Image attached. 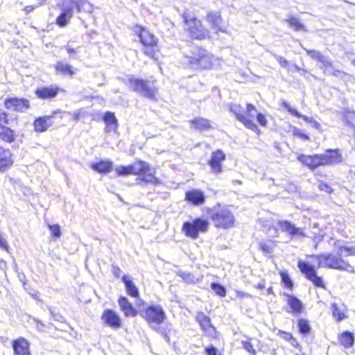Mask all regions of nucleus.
Wrapping results in <instances>:
<instances>
[{
    "label": "nucleus",
    "instance_id": "obj_56",
    "mask_svg": "<svg viewBox=\"0 0 355 355\" xmlns=\"http://www.w3.org/2000/svg\"><path fill=\"white\" fill-rule=\"evenodd\" d=\"M0 122L7 123V114L1 110H0Z\"/></svg>",
    "mask_w": 355,
    "mask_h": 355
},
{
    "label": "nucleus",
    "instance_id": "obj_47",
    "mask_svg": "<svg viewBox=\"0 0 355 355\" xmlns=\"http://www.w3.org/2000/svg\"><path fill=\"white\" fill-rule=\"evenodd\" d=\"M242 345H243V348L246 351H248V352L252 354L253 355L255 354V350L253 348V346H252V345L251 344L250 342H249L248 340H244V341H242Z\"/></svg>",
    "mask_w": 355,
    "mask_h": 355
},
{
    "label": "nucleus",
    "instance_id": "obj_2",
    "mask_svg": "<svg viewBox=\"0 0 355 355\" xmlns=\"http://www.w3.org/2000/svg\"><path fill=\"white\" fill-rule=\"evenodd\" d=\"M218 59L208 51L199 47L193 48L182 59V64L195 69H209L218 62Z\"/></svg>",
    "mask_w": 355,
    "mask_h": 355
},
{
    "label": "nucleus",
    "instance_id": "obj_58",
    "mask_svg": "<svg viewBox=\"0 0 355 355\" xmlns=\"http://www.w3.org/2000/svg\"><path fill=\"white\" fill-rule=\"evenodd\" d=\"M311 124L314 128H315L317 130L320 129V127H321L320 124L315 120L313 119L312 121L311 122Z\"/></svg>",
    "mask_w": 355,
    "mask_h": 355
},
{
    "label": "nucleus",
    "instance_id": "obj_31",
    "mask_svg": "<svg viewBox=\"0 0 355 355\" xmlns=\"http://www.w3.org/2000/svg\"><path fill=\"white\" fill-rule=\"evenodd\" d=\"M354 338L353 334L348 331L343 333L340 337V342L341 345L346 348L352 347L354 344Z\"/></svg>",
    "mask_w": 355,
    "mask_h": 355
},
{
    "label": "nucleus",
    "instance_id": "obj_5",
    "mask_svg": "<svg viewBox=\"0 0 355 355\" xmlns=\"http://www.w3.org/2000/svg\"><path fill=\"white\" fill-rule=\"evenodd\" d=\"M78 12H92V5L87 0H64L62 6V12L57 18V24L61 27L65 26L69 20L72 17L73 9Z\"/></svg>",
    "mask_w": 355,
    "mask_h": 355
},
{
    "label": "nucleus",
    "instance_id": "obj_64",
    "mask_svg": "<svg viewBox=\"0 0 355 355\" xmlns=\"http://www.w3.org/2000/svg\"><path fill=\"white\" fill-rule=\"evenodd\" d=\"M345 119H346V120H347V123L348 124H349V125H352V124L348 121V120H347V115H345Z\"/></svg>",
    "mask_w": 355,
    "mask_h": 355
},
{
    "label": "nucleus",
    "instance_id": "obj_41",
    "mask_svg": "<svg viewBox=\"0 0 355 355\" xmlns=\"http://www.w3.org/2000/svg\"><path fill=\"white\" fill-rule=\"evenodd\" d=\"M178 275L181 277L186 282H194V277L191 273L184 272L182 271L178 272Z\"/></svg>",
    "mask_w": 355,
    "mask_h": 355
},
{
    "label": "nucleus",
    "instance_id": "obj_51",
    "mask_svg": "<svg viewBox=\"0 0 355 355\" xmlns=\"http://www.w3.org/2000/svg\"><path fill=\"white\" fill-rule=\"evenodd\" d=\"M275 57L282 67H287L288 62L284 58L277 55H275Z\"/></svg>",
    "mask_w": 355,
    "mask_h": 355
},
{
    "label": "nucleus",
    "instance_id": "obj_7",
    "mask_svg": "<svg viewBox=\"0 0 355 355\" xmlns=\"http://www.w3.org/2000/svg\"><path fill=\"white\" fill-rule=\"evenodd\" d=\"M209 214L214 225L217 227L229 229L234 225L235 218L226 207L218 205L211 209Z\"/></svg>",
    "mask_w": 355,
    "mask_h": 355
},
{
    "label": "nucleus",
    "instance_id": "obj_14",
    "mask_svg": "<svg viewBox=\"0 0 355 355\" xmlns=\"http://www.w3.org/2000/svg\"><path fill=\"white\" fill-rule=\"evenodd\" d=\"M225 159V155L222 150H217L213 152L208 162L211 172L215 175L220 174L223 171L222 163Z\"/></svg>",
    "mask_w": 355,
    "mask_h": 355
},
{
    "label": "nucleus",
    "instance_id": "obj_4",
    "mask_svg": "<svg viewBox=\"0 0 355 355\" xmlns=\"http://www.w3.org/2000/svg\"><path fill=\"white\" fill-rule=\"evenodd\" d=\"M115 171L118 175H140L142 176L141 180L146 183H159L158 179L155 176V169L143 161H137L128 166H117Z\"/></svg>",
    "mask_w": 355,
    "mask_h": 355
},
{
    "label": "nucleus",
    "instance_id": "obj_61",
    "mask_svg": "<svg viewBox=\"0 0 355 355\" xmlns=\"http://www.w3.org/2000/svg\"><path fill=\"white\" fill-rule=\"evenodd\" d=\"M257 287L260 289H262L264 288V284L263 283H259Z\"/></svg>",
    "mask_w": 355,
    "mask_h": 355
},
{
    "label": "nucleus",
    "instance_id": "obj_37",
    "mask_svg": "<svg viewBox=\"0 0 355 355\" xmlns=\"http://www.w3.org/2000/svg\"><path fill=\"white\" fill-rule=\"evenodd\" d=\"M12 154L0 161V172H5L13 164Z\"/></svg>",
    "mask_w": 355,
    "mask_h": 355
},
{
    "label": "nucleus",
    "instance_id": "obj_15",
    "mask_svg": "<svg viewBox=\"0 0 355 355\" xmlns=\"http://www.w3.org/2000/svg\"><path fill=\"white\" fill-rule=\"evenodd\" d=\"M206 19L216 32H227V26L222 24V18L219 12H210L207 13Z\"/></svg>",
    "mask_w": 355,
    "mask_h": 355
},
{
    "label": "nucleus",
    "instance_id": "obj_20",
    "mask_svg": "<svg viewBox=\"0 0 355 355\" xmlns=\"http://www.w3.org/2000/svg\"><path fill=\"white\" fill-rule=\"evenodd\" d=\"M15 355H30L28 342L24 338H19L12 342Z\"/></svg>",
    "mask_w": 355,
    "mask_h": 355
},
{
    "label": "nucleus",
    "instance_id": "obj_45",
    "mask_svg": "<svg viewBox=\"0 0 355 355\" xmlns=\"http://www.w3.org/2000/svg\"><path fill=\"white\" fill-rule=\"evenodd\" d=\"M87 115V112L83 109H80L73 113V117L76 121H78L84 118Z\"/></svg>",
    "mask_w": 355,
    "mask_h": 355
},
{
    "label": "nucleus",
    "instance_id": "obj_27",
    "mask_svg": "<svg viewBox=\"0 0 355 355\" xmlns=\"http://www.w3.org/2000/svg\"><path fill=\"white\" fill-rule=\"evenodd\" d=\"M331 310L333 316L337 321H341L347 317V309L343 304L334 303L331 304Z\"/></svg>",
    "mask_w": 355,
    "mask_h": 355
},
{
    "label": "nucleus",
    "instance_id": "obj_30",
    "mask_svg": "<svg viewBox=\"0 0 355 355\" xmlns=\"http://www.w3.org/2000/svg\"><path fill=\"white\" fill-rule=\"evenodd\" d=\"M50 119V117H40L37 119L35 121L34 126L35 130L37 132H44L48 129V128L51 125L48 121Z\"/></svg>",
    "mask_w": 355,
    "mask_h": 355
},
{
    "label": "nucleus",
    "instance_id": "obj_50",
    "mask_svg": "<svg viewBox=\"0 0 355 355\" xmlns=\"http://www.w3.org/2000/svg\"><path fill=\"white\" fill-rule=\"evenodd\" d=\"M11 154L12 153L9 149H5L3 147L0 146V161Z\"/></svg>",
    "mask_w": 355,
    "mask_h": 355
},
{
    "label": "nucleus",
    "instance_id": "obj_21",
    "mask_svg": "<svg viewBox=\"0 0 355 355\" xmlns=\"http://www.w3.org/2000/svg\"><path fill=\"white\" fill-rule=\"evenodd\" d=\"M54 68L55 69L56 73H60L63 76H72L75 74L76 71V69L73 68L68 63L61 60H59L55 62V64H54Z\"/></svg>",
    "mask_w": 355,
    "mask_h": 355
},
{
    "label": "nucleus",
    "instance_id": "obj_1",
    "mask_svg": "<svg viewBox=\"0 0 355 355\" xmlns=\"http://www.w3.org/2000/svg\"><path fill=\"white\" fill-rule=\"evenodd\" d=\"M348 255H355V248L340 247L338 254H323L314 256L318 262V267H327L340 270L353 272V267L347 261L342 257Z\"/></svg>",
    "mask_w": 355,
    "mask_h": 355
},
{
    "label": "nucleus",
    "instance_id": "obj_60",
    "mask_svg": "<svg viewBox=\"0 0 355 355\" xmlns=\"http://www.w3.org/2000/svg\"><path fill=\"white\" fill-rule=\"evenodd\" d=\"M6 266V262L3 259H0V268L3 270L5 269Z\"/></svg>",
    "mask_w": 355,
    "mask_h": 355
},
{
    "label": "nucleus",
    "instance_id": "obj_59",
    "mask_svg": "<svg viewBox=\"0 0 355 355\" xmlns=\"http://www.w3.org/2000/svg\"><path fill=\"white\" fill-rule=\"evenodd\" d=\"M34 8H35L34 6H28L25 7L24 10L26 11V13H29V12H32L34 10Z\"/></svg>",
    "mask_w": 355,
    "mask_h": 355
},
{
    "label": "nucleus",
    "instance_id": "obj_48",
    "mask_svg": "<svg viewBox=\"0 0 355 355\" xmlns=\"http://www.w3.org/2000/svg\"><path fill=\"white\" fill-rule=\"evenodd\" d=\"M63 48L67 51L70 58H73L78 52V48L74 49L69 45H66Z\"/></svg>",
    "mask_w": 355,
    "mask_h": 355
},
{
    "label": "nucleus",
    "instance_id": "obj_63",
    "mask_svg": "<svg viewBox=\"0 0 355 355\" xmlns=\"http://www.w3.org/2000/svg\"><path fill=\"white\" fill-rule=\"evenodd\" d=\"M239 295V296H240V297H243V296H245L246 294H245V293H240Z\"/></svg>",
    "mask_w": 355,
    "mask_h": 355
},
{
    "label": "nucleus",
    "instance_id": "obj_6",
    "mask_svg": "<svg viewBox=\"0 0 355 355\" xmlns=\"http://www.w3.org/2000/svg\"><path fill=\"white\" fill-rule=\"evenodd\" d=\"M230 110L235 115L236 119L247 128L258 134L260 132L259 129L253 121L257 114V109L252 104L248 103L246 108H244L239 104L232 103L230 105Z\"/></svg>",
    "mask_w": 355,
    "mask_h": 355
},
{
    "label": "nucleus",
    "instance_id": "obj_34",
    "mask_svg": "<svg viewBox=\"0 0 355 355\" xmlns=\"http://www.w3.org/2000/svg\"><path fill=\"white\" fill-rule=\"evenodd\" d=\"M282 105L284 107H285L286 109H287V110L293 115L295 116L296 117H298V118H302L304 121H306V122H309L311 123V122L312 121V120L313 119V118L311 117H309V116H305V115H302L297 110H296L294 108H292L290 105L285 101H284L282 102Z\"/></svg>",
    "mask_w": 355,
    "mask_h": 355
},
{
    "label": "nucleus",
    "instance_id": "obj_16",
    "mask_svg": "<svg viewBox=\"0 0 355 355\" xmlns=\"http://www.w3.org/2000/svg\"><path fill=\"white\" fill-rule=\"evenodd\" d=\"M196 320L200 324L202 329L209 336L216 338L217 336L215 327L211 324L210 319L203 313H198Z\"/></svg>",
    "mask_w": 355,
    "mask_h": 355
},
{
    "label": "nucleus",
    "instance_id": "obj_17",
    "mask_svg": "<svg viewBox=\"0 0 355 355\" xmlns=\"http://www.w3.org/2000/svg\"><path fill=\"white\" fill-rule=\"evenodd\" d=\"M102 320L105 324L113 329L121 327V320L119 315L111 309L105 310L102 315Z\"/></svg>",
    "mask_w": 355,
    "mask_h": 355
},
{
    "label": "nucleus",
    "instance_id": "obj_26",
    "mask_svg": "<svg viewBox=\"0 0 355 355\" xmlns=\"http://www.w3.org/2000/svg\"><path fill=\"white\" fill-rule=\"evenodd\" d=\"M104 121L105 123L106 127L105 130L107 132L116 130L118 127L117 120L114 114V113L110 112H107L104 115Z\"/></svg>",
    "mask_w": 355,
    "mask_h": 355
},
{
    "label": "nucleus",
    "instance_id": "obj_19",
    "mask_svg": "<svg viewBox=\"0 0 355 355\" xmlns=\"http://www.w3.org/2000/svg\"><path fill=\"white\" fill-rule=\"evenodd\" d=\"M185 199L191 204L198 206L205 202V196L203 191L197 189H193L186 192Z\"/></svg>",
    "mask_w": 355,
    "mask_h": 355
},
{
    "label": "nucleus",
    "instance_id": "obj_53",
    "mask_svg": "<svg viewBox=\"0 0 355 355\" xmlns=\"http://www.w3.org/2000/svg\"><path fill=\"white\" fill-rule=\"evenodd\" d=\"M0 248L8 251L9 246L7 243L6 240L3 238L2 233H0Z\"/></svg>",
    "mask_w": 355,
    "mask_h": 355
},
{
    "label": "nucleus",
    "instance_id": "obj_8",
    "mask_svg": "<svg viewBox=\"0 0 355 355\" xmlns=\"http://www.w3.org/2000/svg\"><path fill=\"white\" fill-rule=\"evenodd\" d=\"M133 31L135 34L139 35L140 41L144 46V53L153 59H157L156 54L159 51V46L156 37L148 29L141 26H135Z\"/></svg>",
    "mask_w": 355,
    "mask_h": 355
},
{
    "label": "nucleus",
    "instance_id": "obj_44",
    "mask_svg": "<svg viewBox=\"0 0 355 355\" xmlns=\"http://www.w3.org/2000/svg\"><path fill=\"white\" fill-rule=\"evenodd\" d=\"M307 54L313 59L320 61L322 55L318 51L306 50Z\"/></svg>",
    "mask_w": 355,
    "mask_h": 355
},
{
    "label": "nucleus",
    "instance_id": "obj_25",
    "mask_svg": "<svg viewBox=\"0 0 355 355\" xmlns=\"http://www.w3.org/2000/svg\"><path fill=\"white\" fill-rule=\"evenodd\" d=\"M58 90L57 87H42L35 91V94L41 99L53 98L57 95Z\"/></svg>",
    "mask_w": 355,
    "mask_h": 355
},
{
    "label": "nucleus",
    "instance_id": "obj_62",
    "mask_svg": "<svg viewBox=\"0 0 355 355\" xmlns=\"http://www.w3.org/2000/svg\"><path fill=\"white\" fill-rule=\"evenodd\" d=\"M267 292L268 294H271L272 293V288L270 287L269 288H268Z\"/></svg>",
    "mask_w": 355,
    "mask_h": 355
},
{
    "label": "nucleus",
    "instance_id": "obj_35",
    "mask_svg": "<svg viewBox=\"0 0 355 355\" xmlns=\"http://www.w3.org/2000/svg\"><path fill=\"white\" fill-rule=\"evenodd\" d=\"M286 21L289 24V26L293 28L296 31H306V29L304 24H302L300 20L296 17H289L286 19Z\"/></svg>",
    "mask_w": 355,
    "mask_h": 355
},
{
    "label": "nucleus",
    "instance_id": "obj_57",
    "mask_svg": "<svg viewBox=\"0 0 355 355\" xmlns=\"http://www.w3.org/2000/svg\"><path fill=\"white\" fill-rule=\"evenodd\" d=\"M112 272L116 277H119L121 270L118 266H114L112 268Z\"/></svg>",
    "mask_w": 355,
    "mask_h": 355
},
{
    "label": "nucleus",
    "instance_id": "obj_40",
    "mask_svg": "<svg viewBox=\"0 0 355 355\" xmlns=\"http://www.w3.org/2000/svg\"><path fill=\"white\" fill-rule=\"evenodd\" d=\"M212 290L219 296L224 297L226 295V291L225 288L218 284L213 283L211 286Z\"/></svg>",
    "mask_w": 355,
    "mask_h": 355
},
{
    "label": "nucleus",
    "instance_id": "obj_36",
    "mask_svg": "<svg viewBox=\"0 0 355 355\" xmlns=\"http://www.w3.org/2000/svg\"><path fill=\"white\" fill-rule=\"evenodd\" d=\"M259 249L266 254L272 252L275 248V243L272 241H261L259 243Z\"/></svg>",
    "mask_w": 355,
    "mask_h": 355
},
{
    "label": "nucleus",
    "instance_id": "obj_32",
    "mask_svg": "<svg viewBox=\"0 0 355 355\" xmlns=\"http://www.w3.org/2000/svg\"><path fill=\"white\" fill-rule=\"evenodd\" d=\"M0 139L8 143L12 142L15 139L13 131L7 127H2L0 132Z\"/></svg>",
    "mask_w": 355,
    "mask_h": 355
},
{
    "label": "nucleus",
    "instance_id": "obj_33",
    "mask_svg": "<svg viewBox=\"0 0 355 355\" xmlns=\"http://www.w3.org/2000/svg\"><path fill=\"white\" fill-rule=\"evenodd\" d=\"M191 124L196 129L206 130L210 128L209 121L205 119L196 118L191 121Z\"/></svg>",
    "mask_w": 355,
    "mask_h": 355
},
{
    "label": "nucleus",
    "instance_id": "obj_23",
    "mask_svg": "<svg viewBox=\"0 0 355 355\" xmlns=\"http://www.w3.org/2000/svg\"><path fill=\"white\" fill-rule=\"evenodd\" d=\"M119 304L121 310L126 317H135L137 315V311L126 297H120L119 300Z\"/></svg>",
    "mask_w": 355,
    "mask_h": 355
},
{
    "label": "nucleus",
    "instance_id": "obj_11",
    "mask_svg": "<svg viewBox=\"0 0 355 355\" xmlns=\"http://www.w3.org/2000/svg\"><path fill=\"white\" fill-rule=\"evenodd\" d=\"M130 88L148 98H154L156 89L155 85L148 80L139 78H130L129 79Z\"/></svg>",
    "mask_w": 355,
    "mask_h": 355
},
{
    "label": "nucleus",
    "instance_id": "obj_3",
    "mask_svg": "<svg viewBox=\"0 0 355 355\" xmlns=\"http://www.w3.org/2000/svg\"><path fill=\"white\" fill-rule=\"evenodd\" d=\"M297 159L304 166L314 170L320 166L332 165L340 163L343 156L338 150H327L322 154L306 155L301 154Z\"/></svg>",
    "mask_w": 355,
    "mask_h": 355
},
{
    "label": "nucleus",
    "instance_id": "obj_54",
    "mask_svg": "<svg viewBox=\"0 0 355 355\" xmlns=\"http://www.w3.org/2000/svg\"><path fill=\"white\" fill-rule=\"evenodd\" d=\"M206 352L207 355H216V349L213 346H210L206 348Z\"/></svg>",
    "mask_w": 355,
    "mask_h": 355
},
{
    "label": "nucleus",
    "instance_id": "obj_13",
    "mask_svg": "<svg viewBox=\"0 0 355 355\" xmlns=\"http://www.w3.org/2000/svg\"><path fill=\"white\" fill-rule=\"evenodd\" d=\"M298 267L301 272L304 273L306 278L311 281L315 286L322 288L324 287L322 278L316 275L315 270L312 266L304 261H300L298 262Z\"/></svg>",
    "mask_w": 355,
    "mask_h": 355
},
{
    "label": "nucleus",
    "instance_id": "obj_38",
    "mask_svg": "<svg viewBox=\"0 0 355 355\" xmlns=\"http://www.w3.org/2000/svg\"><path fill=\"white\" fill-rule=\"evenodd\" d=\"M320 62L322 63V67H324V73L330 75L331 69L332 68L331 61L325 56L322 55Z\"/></svg>",
    "mask_w": 355,
    "mask_h": 355
},
{
    "label": "nucleus",
    "instance_id": "obj_43",
    "mask_svg": "<svg viewBox=\"0 0 355 355\" xmlns=\"http://www.w3.org/2000/svg\"><path fill=\"white\" fill-rule=\"evenodd\" d=\"M292 132L294 136L299 137L300 138L304 140H309V137L303 133L302 131L297 128L294 127L293 128Z\"/></svg>",
    "mask_w": 355,
    "mask_h": 355
},
{
    "label": "nucleus",
    "instance_id": "obj_24",
    "mask_svg": "<svg viewBox=\"0 0 355 355\" xmlns=\"http://www.w3.org/2000/svg\"><path fill=\"white\" fill-rule=\"evenodd\" d=\"M91 168L98 173H107L112 171L113 163L109 159L101 160L97 163L92 164Z\"/></svg>",
    "mask_w": 355,
    "mask_h": 355
},
{
    "label": "nucleus",
    "instance_id": "obj_28",
    "mask_svg": "<svg viewBox=\"0 0 355 355\" xmlns=\"http://www.w3.org/2000/svg\"><path fill=\"white\" fill-rule=\"evenodd\" d=\"M123 282L125 285L127 293L129 295L136 297L139 295V291L132 281L128 276L123 277Z\"/></svg>",
    "mask_w": 355,
    "mask_h": 355
},
{
    "label": "nucleus",
    "instance_id": "obj_55",
    "mask_svg": "<svg viewBox=\"0 0 355 355\" xmlns=\"http://www.w3.org/2000/svg\"><path fill=\"white\" fill-rule=\"evenodd\" d=\"M330 74H332L337 77H341L343 75H345V73L343 71H340V70H335V69H334L333 67L331 69Z\"/></svg>",
    "mask_w": 355,
    "mask_h": 355
},
{
    "label": "nucleus",
    "instance_id": "obj_52",
    "mask_svg": "<svg viewBox=\"0 0 355 355\" xmlns=\"http://www.w3.org/2000/svg\"><path fill=\"white\" fill-rule=\"evenodd\" d=\"M319 189L321 191H326L328 193H331L333 191L331 187H329L327 184L324 182H320L319 184Z\"/></svg>",
    "mask_w": 355,
    "mask_h": 355
},
{
    "label": "nucleus",
    "instance_id": "obj_12",
    "mask_svg": "<svg viewBox=\"0 0 355 355\" xmlns=\"http://www.w3.org/2000/svg\"><path fill=\"white\" fill-rule=\"evenodd\" d=\"M186 28L191 36L196 39H205L209 36V31L205 28L201 22L197 19L184 17Z\"/></svg>",
    "mask_w": 355,
    "mask_h": 355
},
{
    "label": "nucleus",
    "instance_id": "obj_10",
    "mask_svg": "<svg viewBox=\"0 0 355 355\" xmlns=\"http://www.w3.org/2000/svg\"><path fill=\"white\" fill-rule=\"evenodd\" d=\"M141 315L153 329H156L157 325L162 324L166 317L163 308L157 304L148 306Z\"/></svg>",
    "mask_w": 355,
    "mask_h": 355
},
{
    "label": "nucleus",
    "instance_id": "obj_9",
    "mask_svg": "<svg viewBox=\"0 0 355 355\" xmlns=\"http://www.w3.org/2000/svg\"><path fill=\"white\" fill-rule=\"evenodd\" d=\"M209 222L206 219L197 218L192 221H187L183 223L182 231L184 235L192 239H196L200 232L207 231Z\"/></svg>",
    "mask_w": 355,
    "mask_h": 355
},
{
    "label": "nucleus",
    "instance_id": "obj_18",
    "mask_svg": "<svg viewBox=\"0 0 355 355\" xmlns=\"http://www.w3.org/2000/svg\"><path fill=\"white\" fill-rule=\"evenodd\" d=\"M5 106L9 110L24 112L29 107V103L24 98H11L5 101Z\"/></svg>",
    "mask_w": 355,
    "mask_h": 355
},
{
    "label": "nucleus",
    "instance_id": "obj_46",
    "mask_svg": "<svg viewBox=\"0 0 355 355\" xmlns=\"http://www.w3.org/2000/svg\"><path fill=\"white\" fill-rule=\"evenodd\" d=\"M51 234L55 237H59L61 234L60 228L58 225H49Z\"/></svg>",
    "mask_w": 355,
    "mask_h": 355
},
{
    "label": "nucleus",
    "instance_id": "obj_49",
    "mask_svg": "<svg viewBox=\"0 0 355 355\" xmlns=\"http://www.w3.org/2000/svg\"><path fill=\"white\" fill-rule=\"evenodd\" d=\"M257 122L262 126H266L268 123L265 116L261 113L257 114Z\"/></svg>",
    "mask_w": 355,
    "mask_h": 355
},
{
    "label": "nucleus",
    "instance_id": "obj_29",
    "mask_svg": "<svg viewBox=\"0 0 355 355\" xmlns=\"http://www.w3.org/2000/svg\"><path fill=\"white\" fill-rule=\"evenodd\" d=\"M287 304L289 305L292 311L294 313H300L302 311V304L301 302L293 295H287Z\"/></svg>",
    "mask_w": 355,
    "mask_h": 355
},
{
    "label": "nucleus",
    "instance_id": "obj_39",
    "mask_svg": "<svg viewBox=\"0 0 355 355\" xmlns=\"http://www.w3.org/2000/svg\"><path fill=\"white\" fill-rule=\"evenodd\" d=\"M298 327L300 331L303 334L309 333L310 331V326L307 320L300 319L298 322Z\"/></svg>",
    "mask_w": 355,
    "mask_h": 355
},
{
    "label": "nucleus",
    "instance_id": "obj_22",
    "mask_svg": "<svg viewBox=\"0 0 355 355\" xmlns=\"http://www.w3.org/2000/svg\"><path fill=\"white\" fill-rule=\"evenodd\" d=\"M278 224L282 231L286 232L291 235H300L302 236H305L302 229L296 227L294 225L287 220H279Z\"/></svg>",
    "mask_w": 355,
    "mask_h": 355
},
{
    "label": "nucleus",
    "instance_id": "obj_42",
    "mask_svg": "<svg viewBox=\"0 0 355 355\" xmlns=\"http://www.w3.org/2000/svg\"><path fill=\"white\" fill-rule=\"evenodd\" d=\"M281 277L282 282L285 284V286L288 288L293 287V282L291 280L288 275L285 272H281Z\"/></svg>",
    "mask_w": 355,
    "mask_h": 355
}]
</instances>
